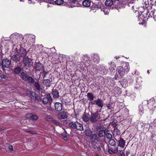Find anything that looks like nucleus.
<instances>
[{
    "instance_id": "obj_1",
    "label": "nucleus",
    "mask_w": 156,
    "mask_h": 156,
    "mask_svg": "<svg viewBox=\"0 0 156 156\" xmlns=\"http://www.w3.org/2000/svg\"><path fill=\"white\" fill-rule=\"evenodd\" d=\"M130 69L129 64L125 62L122 63V66H119L117 67V72L115 75L114 78L117 80L118 78H121L125 75V73H128Z\"/></svg>"
},
{
    "instance_id": "obj_2",
    "label": "nucleus",
    "mask_w": 156,
    "mask_h": 156,
    "mask_svg": "<svg viewBox=\"0 0 156 156\" xmlns=\"http://www.w3.org/2000/svg\"><path fill=\"white\" fill-rule=\"evenodd\" d=\"M69 126L71 128L76 129L77 130L83 131V130L82 124L77 121L71 122L69 124Z\"/></svg>"
},
{
    "instance_id": "obj_3",
    "label": "nucleus",
    "mask_w": 156,
    "mask_h": 156,
    "mask_svg": "<svg viewBox=\"0 0 156 156\" xmlns=\"http://www.w3.org/2000/svg\"><path fill=\"white\" fill-rule=\"evenodd\" d=\"M2 69L5 71V68H10L12 65L11 60L7 58H4L2 61Z\"/></svg>"
},
{
    "instance_id": "obj_4",
    "label": "nucleus",
    "mask_w": 156,
    "mask_h": 156,
    "mask_svg": "<svg viewBox=\"0 0 156 156\" xmlns=\"http://www.w3.org/2000/svg\"><path fill=\"white\" fill-rule=\"evenodd\" d=\"M97 133H94L90 136V138L91 140L92 146L94 149L97 147V142L98 141V138Z\"/></svg>"
},
{
    "instance_id": "obj_5",
    "label": "nucleus",
    "mask_w": 156,
    "mask_h": 156,
    "mask_svg": "<svg viewBox=\"0 0 156 156\" xmlns=\"http://www.w3.org/2000/svg\"><path fill=\"white\" fill-rule=\"evenodd\" d=\"M93 131L90 129H86L84 132L85 135L87 136L90 137L93 132L94 133H98V125H95L93 126L92 129Z\"/></svg>"
},
{
    "instance_id": "obj_6",
    "label": "nucleus",
    "mask_w": 156,
    "mask_h": 156,
    "mask_svg": "<svg viewBox=\"0 0 156 156\" xmlns=\"http://www.w3.org/2000/svg\"><path fill=\"white\" fill-rule=\"evenodd\" d=\"M32 59L29 58L28 56L23 58V62L24 64V66L29 68L31 66L32 62Z\"/></svg>"
},
{
    "instance_id": "obj_7",
    "label": "nucleus",
    "mask_w": 156,
    "mask_h": 156,
    "mask_svg": "<svg viewBox=\"0 0 156 156\" xmlns=\"http://www.w3.org/2000/svg\"><path fill=\"white\" fill-rule=\"evenodd\" d=\"M42 101L44 105L46 104L48 102L49 104H51L52 102V100L50 94H47L46 97L43 98Z\"/></svg>"
},
{
    "instance_id": "obj_8",
    "label": "nucleus",
    "mask_w": 156,
    "mask_h": 156,
    "mask_svg": "<svg viewBox=\"0 0 156 156\" xmlns=\"http://www.w3.org/2000/svg\"><path fill=\"white\" fill-rule=\"evenodd\" d=\"M44 65L38 61L35 62L34 64V69L36 71H40L44 69Z\"/></svg>"
},
{
    "instance_id": "obj_9",
    "label": "nucleus",
    "mask_w": 156,
    "mask_h": 156,
    "mask_svg": "<svg viewBox=\"0 0 156 156\" xmlns=\"http://www.w3.org/2000/svg\"><path fill=\"white\" fill-rule=\"evenodd\" d=\"M68 3H69L70 5L68 6L71 7H79L80 5V4L79 3L78 0H68Z\"/></svg>"
},
{
    "instance_id": "obj_10",
    "label": "nucleus",
    "mask_w": 156,
    "mask_h": 156,
    "mask_svg": "<svg viewBox=\"0 0 156 156\" xmlns=\"http://www.w3.org/2000/svg\"><path fill=\"white\" fill-rule=\"evenodd\" d=\"M90 121L92 123H96L98 122V111L94 113L91 112Z\"/></svg>"
},
{
    "instance_id": "obj_11",
    "label": "nucleus",
    "mask_w": 156,
    "mask_h": 156,
    "mask_svg": "<svg viewBox=\"0 0 156 156\" xmlns=\"http://www.w3.org/2000/svg\"><path fill=\"white\" fill-rule=\"evenodd\" d=\"M11 60L13 62L17 63L20 62V57L17 55V54H16L11 56Z\"/></svg>"
},
{
    "instance_id": "obj_12",
    "label": "nucleus",
    "mask_w": 156,
    "mask_h": 156,
    "mask_svg": "<svg viewBox=\"0 0 156 156\" xmlns=\"http://www.w3.org/2000/svg\"><path fill=\"white\" fill-rule=\"evenodd\" d=\"M27 54V51L26 49L23 48L21 47L19 49V56L20 57H22L23 58L26 57Z\"/></svg>"
},
{
    "instance_id": "obj_13",
    "label": "nucleus",
    "mask_w": 156,
    "mask_h": 156,
    "mask_svg": "<svg viewBox=\"0 0 156 156\" xmlns=\"http://www.w3.org/2000/svg\"><path fill=\"white\" fill-rule=\"evenodd\" d=\"M10 37L12 42L15 43H18L19 39H20L19 36L18 34H12Z\"/></svg>"
},
{
    "instance_id": "obj_14",
    "label": "nucleus",
    "mask_w": 156,
    "mask_h": 156,
    "mask_svg": "<svg viewBox=\"0 0 156 156\" xmlns=\"http://www.w3.org/2000/svg\"><path fill=\"white\" fill-rule=\"evenodd\" d=\"M54 106L55 107V111L60 112L61 111L62 109V105L60 103L56 102L55 103Z\"/></svg>"
},
{
    "instance_id": "obj_15",
    "label": "nucleus",
    "mask_w": 156,
    "mask_h": 156,
    "mask_svg": "<svg viewBox=\"0 0 156 156\" xmlns=\"http://www.w3.org/2000/svg\"><path fill=\"white\" fill-rule=\"evenodd\" d=\"M51 94L54 98H58L59 97L58 90V89H54V87L52 90Z\"/></svg>"
},
{
    "instance_id": "obj_16",
    "label": "nucleus",
    "mask_w": 156,
    "mask_h": 156,
    "mask_svg": "<svg viewBox=\"0 0 156 156\" xmlns=\"http://www.w3.org/2000/svg\"><path fill=\"white\" fill-rule=\"evenodd\" d=\"M54 2L58 5H61L62 4L64 6H68V5H70L69 4V3H68V2H64L62 0H55L53 3Z\"/></svg>"
},
{
    "instance_id": "obj_17",
    "label": "nucleus",
    "mask_w": 156,
    "mask_h": 156,
    "mask_svg": "<svg viewBox=\"0 0 156 156\" xmlns=\"http://www.w3.org/2000/svg\"><path fill=\"white\" fill-rule=\"evenodd\" d=\"M147 104L148 108L150 110H156V105H153V102L151 101V100H149V101H147Z\"/></svg>"
},
{
    "instance_id": "obj_18",
    "label": "nucleus",
    "mask_w": 156,
    "mask_h": 156,
    "mask_svg": "<svg viewBox=\"0 0 156 156\" xmlns=\"http://www.w3.org/2000/svg\"><path fill=\"white\" fill-rule=\"evenodd\" d=\"M90 116L89 114L86 112H84L82 117L83 121L86 122H88L89 120H90Z\"/></svg>"
},
{
    "instance_id": "obj_19",
    "label": "nucleus",
    "mask_w": 156,
    "mask_h": 156,
    "mask_svg": "<svg viewBox=\"0 0 156 156\" xmlns=\"http://www.w3.org/2000/svg\"><path fill=\"white\" fill-rule=\"evenodd\" d=\"M51 82L49 79H44L42 83L46 87H48L51 85Z\"/></svg>"
},
{
    "instance_id": "obj_20",
    "label": "nucleus",
    "mask_w": 156,
    "mask_h": 156,
    "mask_svg": "<svg viewBox=\"0 0 156 156\" xmlns=\"http://www.w3.org/2000/svg\"><path fill=\"white\" fill-rule=\"evenodd\" d=\"M36 94L33 91H29L27 93V95L31 99L34 100L35 98L36 95Z\"/></svg>"
},
{
    "instance_id": "obj_21",
    "label": "nucleus",
    "mask_w": 156,
    "mask_h": 156,
    "mask_svg": "<svg viewBox=\"0 0 156 156\" xmlns=\"http://www.w3.org/2000/svg\"><path fill=\"white\" fill-rule=\"evenodd\" d=\"M29 76L27 74V72L25 71L21 72L20 77L23 80L25 81Z\"/></svg>"
},
{
    "instance_id": "obj_22",
    "label": "nucleus",
    "mask_w": 156,
    "mask_h": 156,
    "mask_svg": "<svg viewBox=\"0 0 156 156\" xmlns=\"http://www.w3.org/2000/svg\"><path fill=\"white\" fill-rule=\"evenodd\" d=\"M67 117L66 113L64 112H59L58 114V117L60 119H64Z\"/></svg>"
},
{
    "instance_id": "obj_23",
    "label": "nucleus",
    "mask_w": 156,
    "mask_h": 156,
    "mask_svg": "<svg viewBox=\"0 0 156 156\" xmlns=\"http://www.w3.org/2000/svg\"><path fill=\"white\" fill-rule=\"evenodd\" d=\"M99 70L101 72V73L103 74H105L108 72V70L105 66L103 65H100Z\"/></svg>"
},
{
    "instance_id": "obj_24",
    "label": "nucleus",
    "mask_w": 156,
    "mask_h": 156,
    "mask_svg": "<svg viewBox=\"0 0 156 156\" xmlns=\"http://www.w3.org/2000/svg\"><path fill=\"white\" fill-rule=\"evenodd\" d=\"M106 131H109L108 129L100 130L98 133V136L99 137H102L104 136L105 133H106Z\"/></svg>"
},
{
    "instance_id": "obj_25",
    "label": "nucleus",
    "mask_w": 156,
    "mask_h": 156,
    "mask_svg": "<svg viewBox=\"0 0 156 156\" xmlns=\"http://www.w3.org/2000/svg\"><path fill=\"white\" fill-rule=\"evenodd\" d=\"M125 140H124L123 138L120 137V140L119 141L118 146L121 147L123 148L125 146Z\"/></svg>"
},
{
    "instance_id": "obj_26",
    "label": "nucleus",
    "mask_w": 156,
    "mask_h": 156,
    "mask_svg": "<svg viewBox=\"0 0 156 156\" xmlns=\"http://www.w3.org/2000/svg\"><path fill=\"white\" fill-rule=\"evenodd\" d=\"M121 134L120 130L116 127H115L113 130V135L114 137L119 136Z\"/></svg>"
},
{
    "instance_id": "obj_27",
    "label": "nucleus",
    "mask_w": 156,
    "mask_h": 156,
    "mask_svg": "<svg viewBox=\"0 0 156 156\" xmlns=\"http://www.w3.org/2000/svg\"><path fill=\"white\" fill-rule=\"evenodd\" d=\"M28 115L30 119L32 120H36L39 118L38 117L37 115L33 114L32 113L28 114Z\"/></svg>"
},
{
    "instance_id": "obj_28",
    "label": "nucleus",
    "mask_w": 156,
    "mask_h": 156,
    "mask_svg": "<svg viewBox=\"0 0 156 156\" xmlns=\"http://www.w3.org/2000/svg\"><path fill=\"white\" fill-rule=\"evenodd\" d=\"M82 3L84 6L89 7L90 6L91 2L90 0H84Z\"/></svg>"
},
{
    "instance_id": "obj_29",
    "label": "nucleus",
    "mask_w": 156,
    "mask_h": 156,
    "mask_svg": "<svg viewBox=\"0 0 156 156\" xmlns=\"http://www.w3.org/2000/svg\"><path fill=\"white\" fill-rule=\"evenodd\" d=\"M22 69V68L20 67H16L14 69V72L16 74H19L20 73H21Z\"/></svg>"
},
{
    "instance_id": "obj_30",
    "label": "nucleus",
    "mask_w": 156,
    "mask_h": 156,
    "mask_svg": "<svg viewBox=\"0 0 156 156\" xmlns=\"http://www.w3.org/2000/svg\"><path fill=\"white\" fill-rule=\"evenodd\" d=\"M25 81L27 82L30 84H33L34 83L35 80L34 78L31 76H29Z\"/></svg>"
},
{
    "instance_id": "obj_31",
    "label": "nucleus",
    "mask_w": 156,
    "mask_h": 156,
    "mask_svg": "<svg viewBox=\"0 0 156 156\" xmlns=\"http://www.w3.org/2000/svg\"><path fill=\"white\" fill-rule=\"evenodd\" d=\"M87 96L88 100L90 101L92 100H94V99L95 98V97L94 96L93 94L91 93H88L87 94Z\"/></svg>"
},
{
    "instance_id": "obj_32",
    "label": "nucleus",
    "mask_w": 156,
    "mask_h": 156,
    "mask_svg": "<svg viewBox=\"0 0 156 156\" xmlns=\"http://www.w3.org/2000/svg\"><path fill=\"white\" fill-rule=\"evenodd\" d=\"M113 3V1L112 0H106L105 2V5L108 6H112Z\"/></svg>"
},
{
    "instance_id": "obj_33",
    "label": "nucleus",
    "mask_w": 156,
    "mask_h": 156,
    "mask_svg": "<svg viewBox=\"0 0 156 156\" xmlns=\"http://www.w3.org/2000/svg\"><path fill=\"white\" fill-rule=\"evenodd\" d=\"M34 87L37 90L40 91L41 89L40 85L38 82H34Z\"/></svg>"
},
{
    "instance_id": "obj_34",
    "label": "nucleus",
    "mask_w": 156,
    "mask_h": 156,
    "mask_svg": "<svg viewBox=\"0 0 156 156\" xmlns=\"http://www.w3.org/2000/svg\"><path fill=\"white\" fill-rule=\"evenodd\" d=\"M90 104L92 106H93L94 105H98V99L95 97L94 100L90 101Z\"/></svg>"
},
{
    "instance_id": "obj_35",
    "label": "nucleus",
    "mask_w": 156,
    "mask_h": 156,
    "mask_svg": "<svg viewBox=\"0 0 156 156\" xmlns=\"http://www.w3.org/2000/svg\"><path fill=\"white\" fill-rule=\"evenodd\" d=\"M155 11L154 9H153L149 13L151 16L153 17L155 20H156V15H154V14H155Z\"/></svg>"
},
{
    "instance_id": "obj_36",
    "label": "nucleus",
    "mask_w": 156,
    "mask_h": 156,
    "mask_svg": "<svg viewBox=\"0 0 156 156\" xmlns=\"http://www.w3.org/2000/svg\"><path fill=\"white\" fill-rule=\"evenodd\" d=\"M51 122H52L55 124L56 126H62V124L60 122L56 120H51Z\"/></svg>"
},
{
    "instance_id": "obj_37",
    "label": "nucleus",
    "mask_w": 156,
    "mask_h": 156,
    "mask_svg": "<svg viewBox=\"0 0 156 156\" xmlns=\"http://www.w3.org/2000/svg\"><path fill=\"white\" fill-rule=\"evenodd\" d=\"M143 126H144V129H145V130H149L150 126L148 123H144L142 125V127H143Z\"/></svg>"
},
{
    "instance_id": "obj_38",
    "label": "nucleus",
    "mask_w": 156,
    "mask_h": 156,
    "mask_svg": "<svg viewBox=\"0 0 156 156\" xmlns=\"http://www.w3.org/2000/svg\"><path fill=\"white\" fill-rule=\"evenodd\" d=\"M108 131H106V133H105V135L107 139L108 140H110L112 138V135L110 133H108Z\"/></svg>"
},
{
    "instance_id": "obj_39",
    "label": "nucleus",
    "mask_w": 156,
    "mask_h": 156,
    "mask_svg": "<svg viewBox=\"0 0 156 156\" xmlns=\"http://www.w3.org/2000/svg\"><path fill=\"white\" fill-rule=\"evenodd\" d=\"M109 143L111 146H114L115 145L116 142L113 139H111L110 140H109Z\"/></svg>"
},
{
    "instance_id": "obj_40",
    "label": "nucleus",
    "mask_w": 156,
    "mask_h": 156,
    "mask_svg": "<svg viewBox=\"0 0 156 156\" xmlns=\"http://www.w3.org/2000/svg\"><path fill=\"white\" fill-rule=\"evenodd\" d=\"M37 100L39 102H41L42 101V99L38 95L36 94V95L35 97L34 100Z\"/></svg>"
},
{
    "instance_id": "obj_41",
    "label": "nucleus",
    "mask_w": 156,
    "mask_h": 156,
    "mask_svg": "<svg viewBox=\"0 0 156 156\" xmlns=\"http://www.w3.org/2000/svg\"><path fill=\"white\" fill-rule=\"evenodd\" d=\"M103 102L100 99H98V106L102 107L103 105Z\"/></svg>"
},
{
    "instance_id": "obj_42",
    "label": "nucleus",
    "mask_w": 156,
    "mask_h": 156,
    "mask_svg": "<svg viewBox=\"0 0 156 156\" xmlns=\"http://www.w3.org/2000/svg\"><path fill=\"white\" fill-rule=\"evenodd\" d=\"M108 65L109 66H110L112 67L113 66V67H116V65L115 63L114 62H110L108 63Z\"/></svg>"
},
{
    "instance_id": "obj_43",
    "label": "nucleus",
    "mask_w": 156,
    "mask_h": 156,
    "mask_svg": "<svg viewBox=\"0 0 156 156\" xmlns=\"http://www.w3.org/2000/svg\"><path fill=\"white\" fill-rule=\"evenodd\" d=\"M83 59L84 60L86 61H87L89 60V58L88 57L87 55H85L83 56Z\"/></svg>"
},
{
    "instance_id": "obj_44",
    "label": "nucleus",
    "mask_w": 156,
    "mask_h": 156,
    "mask_svg": "<svg viewBox=\"0 0 156 156\" xmlns=\"http://www.w3.org/2000/svg\"><path fill=\"white\" fill-rule=\"evenodd\" d=\"M144 15H146V17H147V16L148 17H150V14H149V12L147 10L144 12L143 14V15L144 16Z\"/></svg>"
},
{
    "instance_id": "obj_45",
    "label": "nucleus",
    "mask_w": 156,
    "mask_h": 156,
    "mask_svg": "<svg viewBox=\"0 0 156 156\" xmlns=\"http://www.w3.org/2000/svg\"><path fill=\"white\" fill-rule=\"evenodd\" d=\"M43 69V71L42 72L43 74V78H44L45 77H46V76L47 74L48 73V71L47 72L45 71L44 69Z\"/></svg>"
},
{
    "instance_id": "obj_46",
    "label": "nucleus",
    "mask_w": 156,
    "mask_h": 156,
    "mask_svg": "<svg viewBox=\"0 0 156 156\" xmlns=\"http://www.w3.org/2000/svg\"><path fill=\"white\" fill-rule=\"evenodd\" d=\"M8 148L10 151H13V146L12 145L9 144Z\"/></svg>"
},
{
    "instance_id": "obj_47",
    "label": "nucleus",
    "mask_w": 156,
    "mask_h": 156,
    "mask_svg": "<svg viewBox=\"0 0 156 156\" xmlns=\"http://www.w3.org/2000/svg\"><path fill=\"white\" fill-rule=\"evenodd\" d=\"M25 132L27 133H30L31 134H34L36 133L35 132L32 131L26 130L25 131Z\"/></svg>"
},
{
    "instance_id": "obj_48",
    "label": "nucleus",
    "mask_w": 156,
    "mask_h": 156,
    "mask_svg": "<svg viewBox=\"0 0 156 156\" xmlns=\"http://www.w3.org/2000/svg\"><path fill=\"white\" fill-rule=\"evenodd\" d=\"M113 150L114 154H116L118 152V148L115 147L113 149Z\"/></svg>"
},
{
    "instance_id": "obj_49",
    "label": "nucleus",
    "mask_w": 156,
    "mask_h": 156,
    "mask_svg": "<svg viewBox=\"0 0 156 156\" xmlns=\"http://www.w3.org/2000/svg\"><path fill=\"white\" fill-rule=\"evenodd\" d=\"M49 105L48 107V109L50 111H52L54 109V108L51 107V104H49Z\"/></svg>"
},
{
    "instance_id": "obj_50",
    "label": "nucleus",
    "mask_w": 156,
    "mask_h": 156,
    "mask_svg": "<svg viewBox=\"0 0 156 156\" xmlns=\"http://www.w3.org/2000/svg\"><path fill=\"white\" fill-rule=\"evenodd\" d=\"M108 151L109 153L110 154H114L113 149L112 150V149L109 148L108 149Z\"/></svg>"
},
{
    "instance_id": "obj_51",
    "label": "nucleus",
    "mask_w": 156,
    "mask_h": 156,
    "mask_svg": "<svg viewBox=\"0 0 156 156\" xmlns=\"http://www.w3.org/2000/svg\"><path fill=\"white\" fill-rule=\"evenodd\" d=\"M46 119L47 121H50L51 119V116L50 115L47 116L46 118Z\"/></svg>"
},
{
    "instance_id": "obj_52",
    "label": "nucleus",
    "mask_w": 156,
    "mask_h": 156,
    "mask_svg": "<svg viewBox=\"0 0 156 156\" xmlns=\"http://www.w3.org/2000/svg\"><path fill=\"white\" fill-rule=\"evenodd\" d=\"M62 136L63 137V139L65 140H68L67 138V136L65 134H62Z\"/></svg>"
},
{
    "instance_id": "obj_53",
    "label": "nucleus",
    "mask_w": 156,
    "mask_h": 156,
    "mask_svg": "<svg viewBox=\"0 0 156 156\" xmlns=\"http://www.w3.org/2000/svg\"><path fill=\"white\" fill-rule=\"evenodd\" d=\"M97 55H93V58L94 61L95 62L97 61Z\"/></svg>"
},
{
    "instance_id": "obj_54",
    "label": "nucleus",
    "mask_w": 156,
    "mask_h": 156,
    "mask_svg": "<svg viewBox=\"0 0 156 156\" xmlns=\"http://www.w3.org/2000/svg\"><path fill=\"white\" fill-rule=\"evenodd\" d=\"M1 78H2V79H6L7 77L5 75H0Z\"/></svg>"
},
{
    "instance_id": "obj_55",
    "label": "nucleus",
    "mask_w": 156,
    "mask_h": 156,
    "mask_svg": "<svg viewBox=\"0 0 156 156\" xmlns=\"http://www.w3.org/2000/svg\"><path fill=\"white\" fill-rule=\"evenodd\" d=\"M103 12L104 13V14L105 15L107 14V13H108L107 11V9L104 8H103Z\"/></svg>"
},
{
    "instance_id": "obj_56",
    "label": "nucleus",
    "mask_w": 156,
    "mask_h": 156,
    "mask_svg": "<svg viewBox=\"0 0 156 156\" xmlns=\"http://www.w3.org/2000/svg\"><path fill=\"white\" fill-rule=\"evenodd\" d=\"M107 106L108 109H112L113 108V107L110 104L107 105Z\"/></svg>"
},
{
    "instance_id": "obj_57",
    "label": "nucleus",
    "mask_w": 156,
    "mask_h": 156,
    "mask_svg": "<svg viewBox=\"0 0 156 156\" xmlns=\"http://www.w3.org/2000/svg\"><path fill=\"white\" fill-rule=\"evenodd\" d=\"M15 51L16 52L15 53V54H17V55H18V53H19V50L17 48H16L15 49Z\"/></svg>"
},
{
    "instance_id": "obj_58",
    "label": "nucleus",
    "mask_w": 156,
    "mask_h": 156,
    "mask_svg": "<svg viewBox=\"0 0 156 156\" xmlns=\"http://www.w3.org/2000/svg\"><path fill=\"white\" fill-rule=\"evenodd\" d=\"M115 67H113V66H112V67H111L110 68H109V70H110L111 71H113V70H115Z\"/></svg>"
},
{
    "instance_id": "obj_59",
    "label": "nucleus",
    "mask_w": 156,
    "mask_h": 156,
    "mask_svg": "<svg viewBox=\"0 0 156 156\" xmlns=\"http://www.w3.org/2000/svg\"><path fill=\"white\" fill-rule=\"evenodd\" d=\"M49 3L50 4H53L55 0H47Z\"/></svg>"
},
{
    "instance_id": "obj_60",
    "label": "nucleus",
    "mask_w": 156,
    "mask_h": 156,
    "mask_svg": "<svg viewBox=\"0 0 156 156\" xmlns=\"http://www.w3.org/2000/svg\"><path fill=\"white\" fill-rule=\"evenodd\" d=\"M130 150H128V151H126V155L127 156H128L130 154Z\"/></svg>"
},
{
    "instance_id": "obj_61",
    "label": "nucleus",
    "mask_w": 156,
    "mask_h": 156,
    "mask_svg": "<svg viewBox=\"0 0 156 156\" xmlns=\"http://www.w3.org/2000/svg\"><path fill=\"white\" fill-rule=\"evenodd\" d=\"M135 0H131L130 2H129L131 3H133L134 2V1Z\"/></svg>"
},
{
    "instance_id": "obj_62",
    "label": "nucleus",
    "mask_w": 156,
    "mask_h": 156,
    "mask_svg": "<svg viewBox=\"0 0 156 156\" xmlns=\"http://www.w3.org/2000/svg\"><path fill=\"white\" fill-rule=\"evenodd\" d=\"M98 9L99 8H98ZM99 9L101 12H103V9L101 8V7L99 8Z\"/></svg>"
},
{
    "instance_id": "obj_63",
    "label": "nucleus",
    "mask_w": 156,
    "mask_h": 156,
    "mask_svg": "<svg viewBox=\"0 0 156 156\" xmlns=\"http://www.w3.org/2000/svg\"><path fill=\"white\" fill-rule=\"evenodd\" d=\"M120 154H121V156H125V155L123 152H122V153H121Z\"/></svg>"
},
{
    "instance_id": "obj_64",
    "label": "nucleus",
    "mask_w": 156,
    "mask_h": 156,
    "mask_svg": "<svg viewBox=\"0 0 156 156\" xmlns=\"http://www.w3.org/2000/svg\"><path fill=\"white\" fill-rule=\"evenodd\" d=\"M64 121L66 123H68V121H67V120H64Z\"/></svg>"
}]
</instances>
